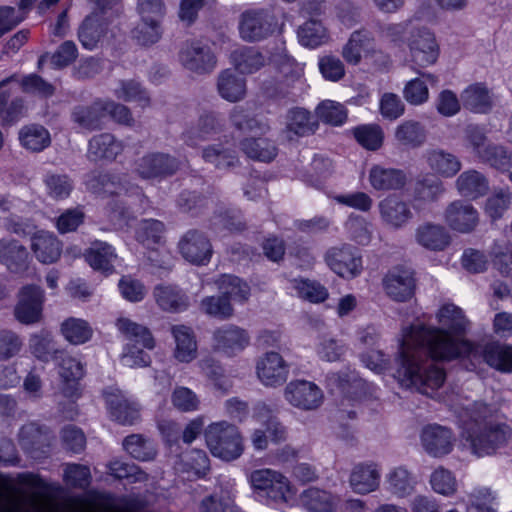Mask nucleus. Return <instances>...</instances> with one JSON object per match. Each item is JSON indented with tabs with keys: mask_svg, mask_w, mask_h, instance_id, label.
<instances>
[{
	"mask_svg": "<svg viewBox=\"0 0 512 512\" xmlns=\"http://www.w3.org/2000/svg\"><path fill=\"white\" fill-rule=\"evenodd\" d=\"M153 294L158 306L164 311L178 313L186 310L189 305L186 294L173 286L158 285Z\"/></svg>",
	"mask_w": 512,
	"mask_h": 512,
	"instance_id": "4c0bfd02",
	"label": "nucleus"
},
{
	"mask_svg": "<svg viewBox=\"0 0 512 512\" xmlns=\"http://www.w3.org/2000/svg\"><path fill=\"white\" fill-rule=\"evenodd\" d=\"M200 310L206 315L220 320H226L234 313L229 299L221 295L204 297L200 302Z\"/></svg>",
	"mask_w": 512,
	"mask_h": 512,
	"instance_id": "680f3d73",
	"label": "nucleus"
},
{
	"mask_svg": "<svg viewBox=\"0 0 512 512\" xmlns=\"http://www.w3.org/2000/svg\"><path fill=\"white\" fill-rule=\"evenodd\" d=\"M395 139L401 146L417 148L426 141V130L420 122L407 120L397 126Z\"/></svg>",
	"mask_w": 512,
	"mask_h": 512,
	"instance_id": "49530a36",
	"label": "nucleus"
},
{
	"mask_svg": "<svg viewBox=\"0 0 512 512\" xmlns=\"http://www.w3.org/2000/svg\"><path fill=\"white\" fill-rule=\"evenodd\" d=\"M9 98L8 92L0 93V122L2 125L14 124L25 114L24 100L21 97H16L9 103Z\"/></svg>",
	"mask_w": 512,
	"mask_h": 512,
	"instance_id": "6e6d98bb",
	"label": "nucleus"
},
{
	"mask_svg": "<svg viewBox=\"0 0 512 512\" xmlns=\"http://www.w3.org/2000/svg\"><path fill=\"white\" fill-rule=\"evenodd\" d=\"M31 249L37 260L44 264L56 262L62 251L61 243L56 236L44 231L33 236Z\"/></svg>",
	"mask_w": 512,
	"mask_h": 512,
	"instance_id": "c9c22d12",
	"label": "nucleus"
},
{
	"mask_svg": "<svg viewBox=\"0 0 512 512\" xmlns=\"http://www.w3.org/2000/svg\"><path fill=\"white\" fill-rule=\"evenodd\" d=\"M216 284L221 296L229 299L230 303L231 301L243 303L250 295L249 286L237 276L222 275Z\"/></svg>",
	"mask_w": 512,
	"mask_h": 512,
	"instance_id": "8fccbe9b",
	"label": "nucleus"
},
{
	"mask_svg": "<svg viewBox=\"0 0 512 512\" xmlns=\"http://www.w3.org/2000/svg\"><path fill=\"white\" fill-rule=\"evenodd\" d=\"M105 102L96 100L89 105H77L71 113L72 121L80 128L95 131L102 128L105 118Z\"/></svg>",
	"mask_w": 512,
	"mask_h": 512,
	"instance_id": "c85d7f7f",
	"label": "nucleus"
},
{
	"mask_svg": "<svg viewBox=\"0 0 512 512\" xmlns=\"http://www.w3.org/2000/svg\"><path fill=\"white\" fill-rule=\"evenodd\" d=\"M380 471L376 464L360 463L350 475V486L355 493L367 494L379 487Z\"/></svg>",
	"mask_w": 512,
	"mask_h": 512,
	"instance_id": "72a5a7b5",
	"label": "nucleus"
},
{
	"mask_svg": "<svg viewBox=\"0 0 512 512\" xmlns=\"http://www.w3.org/2000/svg\"><path fill=\"white\" fill-rule=\"evenodd\" d=\"M171 334L175 341L174 357L189 363L197 357V341L192 328L186 325H173Z\"/></svg>",
	"mask_w": 512,
	"mask_h": 512,
	"instance_id": "473e14b6",
	"label": "nucleus"
},
{
	"mask_svg": "<svg viewBox=\"0 0 512 512\" xmlns=\"http://www.w3.org/2000/svg\"><path fill=\"white\" fill-rule=\"evenodd\" d=\"M483 360L492 368L503 372L512 373V347L498 343L486 344L482 351Z\"/></svg>",
	"mask_w": 512,
	"mask_h": 512,
	"instance_id": "ea45409f",
	"label": "nucleus"
},
{
	"mask_svg": "<svg viewBox=\"0 0 512 512\" xmlns=\"http://www.w3.org/2000/svg\"><path fill=\"white\" fill-rule=\"evenodd\" d=\"M180 168V161L166 153L151 152L135 163V172L142 179H164L174 175Z\"/></svg>",
	"mask_w": 512,
	"mask_h": 512,
	"instance_id": "1a4fd4ad",
	"label": "nucleus"
},
{
	"mask_svg": "<svg viewBox=\"0 0 512 512\" xmlns=\"http://www.w3.org/2000/svg\"><path fill=\"white\" fill-rule=\"evenodd\" d=\"M256 371L262 384L276 387L286 382L289 366L279 353L267 352L258 360Z\"/></svg>",
	"mask_w": 512,
	"mask_h": 512,
	"instance_id": "f3484780",
	"label": "nucleus"
},
{
	"mask_svg": "<svg viewBox=\"0 0 512 512\" xmlns=\"http://www.w3.org/2000/svg\"><path fill=\"white\" fill-rule=\"evenodd\" d=\"M465 108L475 113H487L492 109L493 102L488 89L482 84H473L461 94Z\"/></svg>",
	"mask_w": 512,
	"mask_h": 512,
	"instance_id": "37998d69",
	"label": "nucleus"
},
{
	"mask_svg": "<svg viewBox=\"0 0 512 512\" xmlns=\"http://www.w3.org/2000/svg\"><path fill=\"white\" fill-rule=\"evenodd\" d=\"M85 258L94 270L112 273L113 261L116 258V254L112 246L108 243L95 241L86 250Z\"/></svg>",
	"mask_w": 512,
	"mask_h": 512,
	"instance_id": "58836bf2",
	"label": "nucleus"
},
{
	"mask_svg": "<svg viewBox=\"0 0 512 512\" xmlns=\"http://www.w3.org/2000/svg\"><path fill=\"white\" fill-rule=\"evenodd\" d=\"M179 61L184 68L197 74L209 73L217 64L211 48L199 41L185 42L179 51Z\"/></svg>",
	"mask_w": 512,
	"mask_h": 512,
	"instance_id": "9d476101",
	"label": "nucleus"
},
{
	"mask_svg": "<svg viewBox=\"0 0 512 512\" xmlns=\"http://www.w3.org/2000/svg\"><path fill=\"white\" fill-rule=\"evenodd\" d=\"M286 128L297 136H307L313 134L318 128L317 122L312 114L304 108H292L288 111Z\"/></svg>",
	"mask_w": 512,
	"mask_h": 512,
	"instance_id": "a18cd8bd",
	"label": "nucleus"
},
{
	"mask_svg": "<svg viewBox=\"0 0 512 512\" xmlns=\"http://www.w3.org/2000/svg\"><path fill=\"white\" fill-rule=\"evenodd\" d=\"M297 36L301 45L316 48L329 41V32L323 23L309 19L299 26Z\"/></svg>",
	"mask_w": 512,
	"mask_h": 512,
	"instance_id": "79ce46f5",
	"label": "nucleus"
},
{
	"mask_svg": "<svg viewBox=\"0 0 512 512\" xmlns=\"http://www.w3.org/2000/svg\"><path fill=\"white\" fill-rule=\"evenodd\" d=\"M89 187L98 195L127 196L129 201L121 202L120 207L112 208L113 212L118 213L119 216L126 214L127 206L142 205L145 200L142 189L138 185L131 183L126 174L99 173L89 180Z\"/></svg>",
	"mask_w": 512,
	"mask_h": 512,
	"instance_id": "7ed1b4c3",
	"label": "nucleus"
},
{
	"mask_svg": "<svg viewBox=\"0 0 512 512\" xmlns=\"http://www.w3.org/2000/svg\"><path fill=\"white\" fill-rule=\"evenodd\" d=\"M229 119L232 126L241 132H264L266 129V125L252 116L242 105L234 106L232 108L229 114Z\"/></svg>",
	"mask_w": 512,
	"mask_h": 512,
	"instance_id": "4d7b16f0",
	"label": "nucleus"
},
{
	"mask_svg": "<svg viewBox=\"0 0 512 512\" xmlns=\"http://www.w3.org/2000/svg\"><path fill=\"white\" fill-rule=\"evenodd\" d=\"M0 512H62V507L38 492H18L8 496L5 504H0Z\"/></svg>",
	"mask_w": 512,
	"mask_h": 512,
	"instance_id": "f8f14e48",
	"label": "nucleus"
},
{
	"mask_svg": "<svg viewBox=\"0 0 512 512\" xmlns=\"http://www.w3.org/2000/svg\"><path fill=\"white\" fill-rule=\"evenodd\" d=\"M250 482L255 489L265 491L267 496L275 501L284 500L289 491L287 478L272 469L253 471Z\"/></svg>",
	"mask_w": 512,
	"mask_h": 512,
	"instance_id": "4be33fe9",
	"label": "nucleus"
},
{
	"mask_svg": "<svg viewBox=\"0 0 512 512\" xmlns=\"http://www.w3.org/2000/svg\"><path fill=\"white\" fill-rule=\"evenodd\" d=\"M415 239L423 248L436 252L445 250L451 242V236L444 226L430 222L417 227Z\"/></svg>",
	"mask_w": 512,
	"mask_h": 512,
	"instance_id": "cd10ccee",
	"label": "nucleus"
},
{
	"mask_svg": "<svg viewBox=\"0 0 512 512\" xmlns=\"http://www.w3.org/2000/svg\"><path fill=\"white\" fill-rule=\"evenodd\" d=\"M30 256L27 248L18 240L0 239V263L11 273L20 274L29 267Z\"/></svg>",
	"mask_w": 512,
	"mask_h": 512,
	"instance_id": "5701e85b",
	"label": "nucleus"
},
{
	"mask_svg": "<svg viewBox=\"0 0 512 512\" xmlns=\"http://www.w3.org/2000/svg\"><path fill=\"white\" fill-rule=\"evenodd\" d=\"M280 26L272 7H255L241 13L238 29L242 40L259 42L277 33Z\"/></svg>",
	"mask_w": 512,
	"mask_h": 512,
	"instance_id": "20e7f679",
	"label": "nucleus"
},
{
	"mask_svg": "<svg viewBox=\"0 0 512 512\" xmlns=\"http://www.w3.org/2000/svg\"><path fill=\"white\" fill-rule=\"evenodd\" d=\"M62 379L61 391L65 397L74 398L79 395V381L84 376L82 363L74 357L62 358L59 368Z\"/></svg>",
	"mask_w": 512,
	"mask_h": 512,
	"instance_id": "2f4dec72",
	"label": "nucleus"
},
{
	"mask_svg": "<svg viewBox=\"0 0 512 512\" xmlns=\"http://www.w3.org/2000/svg\"><path fill=\"white\" fill-rule=\"evenodd\" d=\"M381 220L393 229L405 227L413 218L410 204L396 195H390L378 204Z\"/></svg>",
	"mask_w": 512,
	"mask_h": 512,
	"instance_id": "6ab92c4d",
	"label": "nucleus"
},
{
	"mask_svg": "<svg viewBox=\"0 0 512 512\" xmlns=\"http://www.w3.org/2000/svg\"><path fill=\"white\" fill-rule=\"evenodd\" d=\"M29 347L32 354L42 361H49L57 351L53 336L48 330L33 334L29 340Z\"/></svg>",
	"mask_w": 512,
	"mask_h": 512,
	"instance_id": "13d9d810",
	"label": "nucleus"
},
{
	"mask_svg": "<svg viewBox=\"0 0 512 512\" xmlns=\"http://www.w3.org/2000/svg\"><path fill=\"white\" fill-rule=\"evenodd\" d=\"M214 349L227 356H234L242 352L250 344V335L247 330L237 325L227 324L213 332Z\"/></svg>",
	"mask_w": 512,
	"mask_h": 512,
	"instance_id": "dca6fc26",
	"label": "nucleus"
},
{
	"mask_svg": "<svg viewBox=\"0 0 512 512\" xmlns=\"http://www.w3.org/2000/svg\"><path fill=\"white\" fill-rule=\"evenodd\" d=\"M21 91L25 94L47 99L56 92V87L36 73L23 76L19 81Z\"/></svg>",
	"mask_w": 512,
	"mask_h": 512,
	"instance_id": "603ef678",
	"label": "nucleus"
},
{
	"mask_svg": "<svg viewBox=\"0 0 512 512\" xmlns=\"http://www.w3.org/2000/svg\"><path fill=\"white\" fill-rule=\"evenodd\" d=\"M223 121L215 112H204L200 115L196 125L191 126L183 133L184 142L195 147L200 142L210 139L222 131Z\"/></svg>",
	"mask_w": 512,
	"mask_h": 512,
	"instance_id": "393cba45",
	"label": "nucleus"
},
{
	"mask_svg": "<svg viewBox=\"0 0 512 512\" xmlns=\"http://www.w3.org/2000/svg\"><path fill=\"white\" fill-rule=\"evenodd\" d=\"M444 220L452 230L468 234L476 229L480 219L477 209L471 203L455 200L446 207Z\"/></svg>",
	"mask_w": 512,
	"mask_h": 512,
	"instance_id": "2eb2a0df",
	"label": "nucleus"
},
{
	"mask_svg": "<svg viewBox=\"0 0 512 512\" xmlns=\"http://www.w3.org/2000/svg\"><path fill=\"white\" fill-rule=\"evenodd\" d=\"M115 95L123 101L138 102L141 106L149 104L150 98L141 84L135 80H121L115 89Z\"/></svg>",
	"mask_w": 512,
	"mask_h": 512,
	"instance_id": "0e129e2a",
	"label": "nucleus"
},
{
	"mask_svg": "<svg viewBox=\"0 0 512 512\" xmlns=\"http://www.w3.org/2000/svg\"><path fill=\"white\" fill-rule=\"evenodd\" d=\"M469 417L462 438L478 457L502 453L512 442V428L499 419L488 405L474 404Z\"/></svg>",
	"mask_w": 512,
	"mask_h": 512,
	"instance_id": "f03ea898",
	"label": "nucleus"
},
{
	"mask_svg": "<svg viewBox=\"0 0 512 512\" xmlns=\"http://www.w3.org/2000/svg\"><path fill=\"white\" fill-rule=\"evenodd\" d=\"M324 260L335 274L344 279H354L363 271L359 249L348 243L330 247L324 255Z\"/></svg>",
	"mask_w": 512,
	"mask_h": 512,
	"instance_id": "423d86ee",
	"label": "nucleus"
},
{
	"mask_svg": "<svg viewBox=\"0 0 512 512\" xmlns=\"http://www.w3.org/2000/svg\"><path fill=\"white\" fill-rule=\"evenodd\" d=\"M479 159L500 171H507L512 167V154L503 146L487 145Z\"/></svg>",
	"mask_w": 512,
	"mask_h": 512,
	"instance_id": "338daca9",
	"label": "nucleus"
},
{
	"mask_svg": "<svg viewBox=\"0 0 512 512\" xmlns=\"http://www.w3.org/2000/svg\"><path fill=\"white\" fill-rule=\"evenodd\" d=\"M231 62L241 74H253L267 63V58L254 47H242L232 52Z\"/></svg>",
	"mask_w": 512,
	"mask_h": 512,
	"instance_id": "e433bc0d",
	"label": "nucleus"
},
{
	"mask_svg": "<svg viewBox=\"0 0 512 512\" xmlns=\"http://www.w3.org/2000/svg\"><path fill=\"white\" fill-rule=\"evenodd\" d=\"M411 62L419 67L426 68L434 65L440 55V47L436 37L427 27H418L410 32L407 39Z\"/></svg>",
	"mask_w": 512,
	"mask_h": 512,
	"instance_id": "0eeeda50",
	"label": "nucleus"
},
{
	"mask_svg": "<svg viewBox=\"0 0 512 512\" xmlns=\"http://www.w3.org/2000/svg\"><path fill=\"white\" fill-rule=\"evenodd\" d=\"M303 505L311 512H329L332 508L331 495L317 488H309L301 495Z\"/></svg>",
	"mask_w": 512,
	"mask_h": 512,
	"instance_id": "774afa93",
	"label": "nucleus"
},
{
	"mask_svg": "<svg viewBox=\"0 0 512 512\" xmlns=\"http://www.w3.org/2000/svg\"><path fill=\"white\" fill-rule=\"evenodd\" d=\"M368 180L376 191H395L405 187L407 176L401 169L375 164L369 170Z\"/></svg>",
	"mask_w": 512,
	"mask_h": 512,
	"instance_id": "b1692460",
	"label": "nucleus"
},
{
	"mask_svg": "<svg viewBox=\"0 0 512 512\" xmlns=\"http://www.w3.org/2000/svg\"><path fill=\"white\" fill-rule=\"evenodd\" d=\"M443 328L413 324L403 329L397 378L402 386L432 396L446 379L435 361H451L468 355L472 344L463 338L468 320L461 308L444 304L437 313Z\"/></svg>",
	"mask_w": 512,
	"mask_h": 512,
	"instance_id": "f257e3e1",
	"label": "nucleus"
},
{
	"mask_svg": "<svg viewBox=\"0 0 512 512\" xmlns=\"http://www.w3.org/2000/svg\"><path fill=\"white\" fill-rule=\"evenodd\" d=\"M110 475L116 479H127L131 483L143 482L148 479V475L137 465L121 460H113L108 464Z\"/></svg>",
	"mask_w": 512,
	"mask_h": 512,
	"instance_id": "69168bd1",
	"label": "nucleus"
},
{
	"mask_svg": "<svg viewBox=\"0 0 512 512\" xmlns=\"http://www.w3.org/2000/svg\"><path fill=\"white\" fill-rule=\"evenodd\" d=\"M387 295L397 302H405L414 295V272L406 268L391 270L383 280Z\"/></svg>",
	"mask_w": 512,
	"mask_h": 512,
	"instance_id": "412c9836",
	"label": "nucleus"
},
{
	"mask_svg": "<svg viewBox=\"0 0 512 512\" xmlns=\"http://www.w3.org/2000/svg\"><path fill=\"white\" fill-rule=\"evenodd\" d=\"M44 291L36 285H26L18 295L14 308L15 318L22 324L33 325L43 318Z\"/></svg>",
	"mask_w": 512,
	"mask_h": 512,
	"instance_id": "6e6552de",
	"label": "nucleus"
},
{
	"mask_svg": "<svg viewBox=\"0 0 512 512\" xmlns=\"http://www.w3.org/2000/svg\"><path fill=\"white\" fill-rule=\"evenodd\" d=\"M43 181L48 195L56 200L67 198L73 190V181L67 174L48 172Z\"/></svg>",
	"mask_w": 512,
	"mask_h": 512,
	"instance_id": "bf43d9fd",
	"label": "nucleus"
},
{
	"mask_svg": "<svg viewBox=\"0 0 512 512\" xmlns=\"http://www.w3.org/2000/svg\"><path fill=\"white\" fill-rule=\"evenodd\" d=\"M214 227H222L229 232H242L246 229V222L242 214L235 208H220L215 212Z\"/></svg>",
	"mask_w": 512,
	"mask_h": 512,
	"instance_id": "e2e57ef3",
	"label": "nucleus"
},
{
	"mask_svg": "<svg viewBox=\"0 0 512 512\" xmlns=\"http://www.w3.org/2000/svg\"><path fill=\"white\" fill-rule=\"evenodd\" d=\"M126 452L136 460L150 461L157 454L153 444L140 434H131L123 440Z\"/></svg>",
	"mask_w": 512,
	"mask_h": 512,
	"instance_id": "5fc2aeb1",
	"label": "nucleus"
},
{
	"mask_svg": "<svg viewBox=\"0 0 512 512\" xmlns=\"http://www.w3.org/2000/svg\"><path fill=\"white\" fill-rule=\"evenodd\" d=\"M240 149L248 158L262 162H270L277 155L275 144L266 138H244Z\"/></svg>",
	"mask_w": 512,
	"mask_h": 512,
	"instance_id": "c03bdc74",
	"label": "nucleus"
},
{
	"mask_svg": "<svg viewBox=\"0 0 512 512\" xmlns=\"http://www.w3.org/2000/svg\"><path fill=\"white\" fill-rule=\"evenodd\" d=\"M284 397L293 407L304 411L316 410L324 399L322 390L315 383L307 380H294L288 383L284 390Z\"/></svg>",
	"mask_w": 512,
	"mask_h": 512,
	"instance_id": "9b49d317",
	"label": "nucleus"
},
{
	"mask_svg": "<svg viewBox=\"0 0 512 512\" xmlns=\"http://www.w3.org/2000/svg\"><path fill=\"white\" fill-rule=\"evenodd\" d=\"M205 440L213 456L231 461L243 452V440L238 428L228 422L213 423L205 430Z\"/></svg>",
	"mask_w": 512,
	"mask_h": 512,
	"instance_id": "39448f33",
	"label": "nucleus"
},
{
	"mask_svg": "<svg viewBox=\"0 0 512 512\" xmlns=\"http://www.w3.org/2000/svg\"><path fill=\"white\" fill-rule=\"evenodd\" d=\"M110 417L122 425H133L140 417L136 402L130 400L120 389L110 387L104 391Z\"/></svg>",
	"mask_w": 512,
	"mask_h": 512,
	"instance_id": "ddd939ff",
	"label": "nucleus"
},
{
	"mask_svg": "<svg viewBox=\"0 0 512 512\" xmlns=\"http://www.w3.org/2000/svg\"><path fill=\"white\" fill-rule=\"evenodd\" d=\"M445 193L443 182L432 175L417 179L413 196L416 201L428 203L437 201Z\"/></svg>",
	"mask_w": 512,
	"mask_h": 512,
	"instance_id": "09e8293b",
	"label": "nucleus"
},
{
	"mask_svg": "<svg viewBox=\"0 0 512 512\" xmlns=\"http://www.w3.org/2000/svg\"><path fill=\"white\" fill-rule=\"evenodd\" d=\"M178 248L188 262L205 265L212 256V245L207 236L196 229L188 230L180 239Z\"/></svg>",
	"mask_w": 512,
	"mask_h": 512,
	"instance_id": "4468645a",
	"label": "nucleus"
},
{
	"mask_svg": "<svg viewBox=\"0 0 512 512\" xmlns=\"http://www.w3.org/2000/svg\"><path fill=\"white\" fill-rule=\"evenodd\" d=\"M216 87L220 97L231 103L243 100L247 93L246 79L232 69L219 73Z\"/></svg>",
	"mask_w": 512,
	"mask_h": 512,
	"instance_id": "bb28decb",
	"label": "nucleus"
},
{
	"mask_svg": "<svg viewBox=\"0 0 512 512\" xmlns=\"http://www.w3.org/2000/svg\"><path fill=\"white\" fill-rule=\"evenodd\" d=\"M116 326L118 330L135 345H141L146 349H153L155 347V340L150 330L129 318L121 317L117 319Z\"/></svg>",
	"mask_w": 512,
	"mask_h": 512,
	"instance_id": "a19ab883",
	"label": "nucleus"
},
{
	"mask_svg": "<svg viewBox=\"0 0 512 512\" xmlns=\"http://www.w3.org/2000/svg\"><path fill=\"white\" fill-rule=\"evenodd\" d=\"M205 162L213 164L216 169L229 170L240 164L237 151L228 143H217L206 146L202 150Z\"/></svg>",
	"mask_w": 512,
	"mask_h": 512,
	"instance_id": "f704fd0d",
	"label": "nucleus"
},
{
	"mask_svg": "<svg viewBox=\"0 0 512 512\" xmlns=\"http://www.w3.org/2000/svg\"><path fill=\"white\" fill-rule=\"evenodd\" d=\"M61 333L68 342L79 345L91 339L93 330L87 321L70 317L61 324Z\"/></svg>",
	"mask_w": 512,
	"mask_h": 512,
	"instance_id": "3c124183",
	"label": "nucleus"
},
{
	"mask_svg": "<svg viewBox=\"0 0 512 512\" xmlns=\"http://www.w3.org/2000/svg\"><path fill=\"white\" fill-rule=\"evenodd\" d=\"M458 193L467 199L476 200L489 191V181L484 174L469 169L462 172L455 182Z\"/></svg>",
	"mask_w": 512,
	"mask_h": 512,
	"instance_id": "c756f323",
	"label": "nucleus"
},
{
	"mask_svg": "<svg viewBox=\"0 0 512 512\" xmlns=\"http://www.w3.org/2000/svg\"><path fill=\"white\" fill-rule=\"evenodd\" d=\"M104 28L97 16H87L79 28L78 38L84 48L92 50L102 37Z\"/></svg>",
	"mask_w": 512,
	"mask_h": 512,
	"instance_id": "052dcab7",
	"label": "nucleus"
},
{
	"mask_svg": "<svg viewBox=\"0 0 512 512\" xmlns=\"http://www.w3.org/2000/svg\"><path fill=\"white\" fill-rule=\"evenodd\" d=\"M352 132L356 141L367 150L376 151L383 145L384 132L378 124L359 125Z\"/></svg>",
	"mask_w": 512,
	"mask_h": 512,
	"instance_id": "864d4df0",
	"label": "nucleus"
},
{
	"mask_svg": "<svg viewBox=\"0 0 512 512\" xmlns=\"http://www.w3.org/2000/svg\"><path fill=\"white\" fill-rule=\"evenodd\" d=\"M421 444L424 450L433 457L439 458L449 454L453 450V432L444 426L430 424L422 429Z\"/></svg>",
	"mask_w": 512,
	"mask_h": 512,
	"instance_id": "a211bd4d",
	"label": "nucleus"
},
{
	"mask_svg": "<svg viewBox=\"0 0 512 512\" xmlns=\"http://www.w3.org/2000/svg\"><path fill=\"white\" fill-rule=\"evenodd\" d=\"M19 140L23 147L33 152H40L51 143L50 133L42 125L31 124L21 128Z\"/></svg>",
	"mask_w": 512,
	"mask_h": 512,
	"instance_id": "de8ad7c7",
	"label": "nucleus"
},
{
	"mask_svg": "<svg viewBox=\"0 0 512 512\" xmlns=\"http://www.w3.org/2000/svg\"><path fill=\"white\" fill-rule=\"evenodd\" d=\"M124 145L110 133L92 137L88 143L87 157L91 161L114 160L122 153Z\"/></svg>",
	"mask_w": 512,
	"mask_h": 512,
	"instance_id": "7c9ffc66",
	"label": "nucleus"
},
{
	"mask_svg": "<svg viewBox=\"0 0 512 512\" xmlns=\"http://www.w3.org/2000/svg\"><path fill=\"white\" fill-rule=\"evenodd\" d=\"M374 44L375 38L371 31L366 28L355 30L342 48V57L346 63L356 66L360 64L363 55L365 57L374 55L376 52Z\"/></svg>",
	"mask_w": 512,
	"mask_h": 512,
	"instance_id": "aec40b11",
	"label": "nucleus"
},
{
	"mask_svg": "<svg viewBox=\"0 0 512 512\" xmlns=\"http://www.w3.org/2000/svg\"><path fill=\"white\" fill-rule=\"evenodd\" d=\"M424 158L429 169L443 178H453L462 168L459 157L441 148L426 150Z\"/></svg>",
	"mask_w": 512,
	"mask_h": 512,
	"instance_id": "a878e982",
	"label": "nucleus"
}]
</instances>
